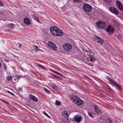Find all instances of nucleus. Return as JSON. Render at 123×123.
<instances>
[{
  "instance_id": "nucleus-28",
  "label": "nucleus",
  "mask_w": 123,
  "mask_h": 123,
  "mask_svg": "<svg viewBox=\"0 0 123 123\" xmlns=\"http://www.w3.org/2000/svg\"><path fill=\"white\" fill-rule=\"evenodd\" d=\"M43 114L45 115H46V116H47V117H49V118H51V117L50 116H49L47 113H46L45 112V111H43Z\"/></svg>"
},
{
  "instance_id": "nucleus-10",
  "label": "nucleus",
  "mask_w": 123,
  "mask_h": 123,
  "mask_svg": "<svg viewBox=\"0 0 123 123\" xmlns=\"http://www.w3.org/2000/svg\"><path fill=\"white\" fill-rule=\"evenodd\" d=\"M94 111L98 115H99L100 114L101 111L97 105H94L93 106Z\"/></svg>"
},
{
  "instance_id": "nucleus-32",
  "label": "nucleus",
  "mask_w": 123,
  "mask_h": 123,
  "mask_svg": "<svg viewBox=\"0 0 123 123\" xmlns=\"http://www.w3.org/2000/svg\"><path fill=\"white\" fill-rule=\"evenodd\" d=\"M51 74L53 75L54 76V77L55 78H58L59 77V76H58L57 75H56L54 74H53L52 73Z\"/></svg>"
},
{
  "instance_id": "nucleus-12",
  "label": "nucleus",
  "mask_w": 123,
  "mask_h": 123,
  "mask_svg": "<svg viewBox=\"0 0 123 123\" xmlns=\"http://www.w3.org/2000/svg\"><path fill=\"white\" fill-rule=\"evenodd\" d=\"M24 23L27 25H30L31 24V20L28 18H25L23 19Z\"/></svg>"
},
{
  "instance_id": "nucleus-46",
  "label": "nucleus",
  "mask_w": 123,
  "mask_h": 123,
  "mask_svg": "<svg viewBox=\"0 0 123 123\" xmlns=\"http://www.w3.org/2000/svg\"><path fill=\"white\" fill-rule=\"evenodd\" d=\"M6 92L8 93H9L10 94V93H11V92H10L9 91H8V90H7V91H6Z\"/></svg>"
},
{
  "instance_id": "nucleus-36",
  "label": "nucleus",
  "mask_w": 123,
  "mask_h": 123,
  "mask_svg": "<svg viewBox=\"0 0 123 123\" xmlns=\"http://www.w3.org/2000/svg\"><path fill=\"white\" fill-rule=\"evenodd\" d=\"M18 91L19 92H22V89L20 87H18Z\"/></svg>"
},
{
  "instance_id": "nucleus-22",
  "label": "nucleus",
  "mask_w": 123,
  "mask_h": 123,
  "mask_svg": "<svg viewBox=\"0 0 123 123\" xmlns=\"http://www.w3.org/2000/svg\"><path fill=\"white\" fill-rule=\"evenodd\" d=\"M61 103L59 101L56 100L55 102V105L57 106H60L61 105Z\"/></svg>"
},
{
  "instance_id": "nucleus-8",
  "label": "nucleus",
  "mask_w": 123,
  "mask_h": 123,
  "mask_svg": "<svg viewBox=\"0 0 123 123\" xmlns=\"http://www.w3.org/2000/svg\"><path fill=\"white\" fill-rule=\"evenodd\" d=\"M109 10L111 12L116 15L119 13V12L117 9L113 7H110L109 8Z\"/></svg>"
},
{
  "instance_id": "nucleus-26",
  "label": "nucleus",
  "mask_w": 123,
  "mask_h": 123,
  "mask_svg": "<svg viewBox=\"0 0 123 123\" xmlns=\"http://www.w3.org/2000/svg\"><path fill=\"white\" fill-rule=\"evenodd\" d=\"M73 2L75 3H80L82 2V0H73Z\"/></svg>"
},
{
  "instance_id": "nucleus-19",
  "label": "nucleus",
  "mask_w": 123,
  "mask_h": 123,
  "mask_svg": "<svg viewBox=\"0 0 123 123\" xmlns=\"http://www.w3.org/2000/svg\"><path fill=\"white\" fill-rule=\"evenodd\" d=\"M62 114L63 115H66L67 118H68V112L66 111H63L62 113Z\"/></svg>"
},
{
  "instance_id": "nucleus-6",
  "label": "nucleus",
  "mask_w": 123,
  "mask_h": 123,
  "mask_svg": "<svg viewBox=\"0 0 123 123\" xmlns=\"http://www.w3.org/2000/svg\"><path fill=\"white\" fill-rule=\"evenodd\" d=\"M116 6L120 11H123V5L119 1L117 0L116 1Z\"/></svg>"
},
{
  "instance_id": "nucleus-3",
  "label": "nucleus",
  "mask_w": 123,
  "mask_h": 123,
  "mask_svg": "<svg viewBox=\"0 0 123 123\" xmlns=\"http://www.w3.org/2000/svg\"><path fill=\"white\" fill-rule=\"evenodd\" d=\"M96 23L97 26L100 29H105L106 27V23L103 21H98Z\"/></svg>"
},
{
  "instance_id": "nucleus-34",
  "label": "nucleus",
  "mask_w": 123,
  "mask_h": 123,
  "mask_svg": "<svg viewBox=\"0 0 123 123\" xmlns=\"http://www.w3.org/2000/svg\"><path fill=\"white\" fill-rule=\"evenodd\" d=\"M2 101L7 105H8L9 104V103L8 102H7L5 100H3Z\"/></svg>"
},
{
  "instance_id": "nucleus-14",
  "label": "nucleus",
  "mask_w": 123,
  "mask_h": 123,
  "mask_svg": "<svg viewBox=\"0 0 123 123\" xmlns=\"http://www.w3.org/2000/svg\"><path fill=\"white\" fill-rule=\"evenodd\" d=\"M29 97L31 99L34 101L37 102L38 101L37 98L32 94H30Z\"/></svg>"
},
{
  "instance_id": "nucleus-5",
  "label": "nucleus",
  "mask_w": 123,
  "mask_h": 123,
  "mask_svg": "<svg viewBox=\"0 0 123 123\" xmlns=\"http://www.w3.org/2000/svg\"><path fill=\"white\" fill-rule=\"evenodd\" d=\"M83 10L86 12H90L92 10V7L89 4L86 3L83 4Z\"/></svg>"
},
{
  "instance_id": "nucleus-4",
  "label": "nucleus",
  "mask_w": 123,
  "mask_h": 123,
  "mask_svg": "<svg viewBox=\"0 0 123 123\" xmlns=\"http://www.w3.org/2000/svg\"><path fill=\"white\" fill-rule=\"evenodd\" d=\"M92 38L94 41H95L99 43L100 45H102L104 43L103 40L99 37L96 35H93Z\"/></svg>"
},
{
  "instance_id": "nucleus-41",
  "label": "nucleus",
  "mask_w": 123,
  "mask_h": 123,
  "mask_svg": "<svg viewBox=\"0 0 123 123\" xmlns=\"http://www.w3.org/2000/svg\"><path fill=\"white\" fill-rule=\"evenodd\" d=\"M31 16L33 18H35V17L36 16H35V15H34L33 14H31Z\"/></svg>"
},
{
  "instance_id": "nucleus-15",
  "label": "nucleus",
  "mask_w": 123,
  "mask_h": 123,
  "mask_svg": "<svg viewBox=\"0 0 123 123\" xmlns=\"http://www.w3.org/2000/svg\"><path fill=\"white\" fill-rule=\"evenodd\" d=\"M62 123H69L68 118H65L61 120Z\"/></svg>"
},
{
  "instance_id": "nucleus-27",
  "label": "nucleus",
  "mask_w": 123,
  "mask_h": 123,
  "mask_svg": "<svg viewBox=\"0 0 123 123\" xmlns=\"http://www.w3.org/2000/svg\"><path fill=\"white\" fill-rule=\"evenodd\" d=\"M104 1L106 3L108 4H110L111 2V0H104Z\"/></svg>"
},
{
  "instance_id": "nucleus-23",
  "label": "nucleus",
  "mask_w": 123,
  "mask_h": 123,
  "mask_svg": "<svg viewBox=\"0 0 123 123\" xmlns=\"http://www.w3.org/2000/svg\"><path fill=\"white\" fill-rule=\"evenodd\" d=\"M87 112L88 113L89 116L91 117H93V114L94 113L93 112H90L89 111H88Z\"/></svg>"
},
{
  "instance_id": "nucleus-49",
  "label": "nucleus",
  "mask_w": 123,
  "mask_h": 123,
  "mask_svg": "<svg viewBox=\"0 0 123 123\" xmlns=\"http://www.w3.org/2000/svg\"><path fill=\"white\" fill-rule=\"evenodd\" d=\"M20 76H19V77H18L19 78L20 77Z\"/></svg>"
},
{
  "instance_id": "nucleus-16",
  "label": "nucleus",
  "mask_w": 123,
  "mask_h": 123,
  "mask_svg": "<svg viewBox=\"0 0 123 123\" xmlns=\"http://www.w3.org/2000/svg\"><path fill=\"white\" fill-rule=\"evenodd\" d=\"M115 87L117 88V89L120 91H121L122 90V88L117 83L115 84Z\"/></svg>"
},
{
  "instance_id": "nucleus-33",
  "label": "nucleus",
  "mask_w": 123,
  "mask_h": 123,
  "mask_svg": "<svg viewBox=\"0 0 123 123\" xmlns=\"http://www.w3.org/2000/svg\"><path fill=\"white\" fill-rule=\"evenodd\" d=\"M38 66H39V67H40L41 68H42L43 69H46V68L45 67H44L43 66H42V65H40V64L38 65Z\"/></svg>"
},
{
  "instance_id": "nucleus-43",
  "label": "nucleus",
  "mask_w": 123,
  "mask_h": 123,
  "mask_svg": "<svg viewBox=\"0 0 123 123\" xmlns=\"http://www.w3.org/2000/svg\"><path fill=\"white\" fill-rule=\"evenodd\" d=\"M86 60L87 61H89V58L88 57H87L86 58Z\"/></svg>"
},
{
  "instance_id": "nucleus-7",
  "label": "nucleus",
  "mask_w": 123,
  "mask_h": 123,
  "mask_svg": "<svg viewBox=\"0 0 123 123\" xmlns=\"http://www.w3.org/2000/svg\"><path fill=\"white\" fill-rule=\"evenodd\" d=\"M63 49L65 50L68 51L70 50L72 48L71 44L68 43H65L63 45Z\"/></svg>"
},
{
  "instance_id": "nucleus-39",
  "label": "nucleus",
  "mask_w": 123,
  "mask_h": 123,
  "mask_svg": "<svg viewBox=\"0 0 123 123\" xmlns=\"http://www.w3.org/2000/svg\"><path fill=\"white\" fill-rule=\"evenodd\" d=\"M2 14L3 15V16H5V14H4L3 13V12H0V15H2Z\"/></svg>"
},
{
  "instance_id": "nucleus-44",
  "label": "nucleus",
  "mask_w": 123,
  "mask_h": 123,
  "mask_svg": "<svg viewBox=\"0 0 123 123\" xmlns=\"http://www.w3.org/2000/svg\"><path fill=\"white\" fill-rule=\"evenodd\" d=\"M4 68L5 69V70L6 71L7 70V67H4Z\"/></svg>"
},
{
  "instance_id": "nucleus-18",
  "label": "nucleus",
  "mask_w": 123,
  "mask_h": 123,
  "mask_svg": "<svg viewBox=\"0 0 123 123\" xmlns=\"http://www.w3.org/2000/svg\"><path fill=\"white\" fill-rule=\"evenodd\" d=\"M89 55L90 58V61L92 62H94L96 60V59L94 57L90 55Z\"/></svg>"
},
{
  "instance_id": "nucleus-24",
  "label": "nucleus",
  "mask_w": 123,
  "mask_h": 123,
  "mask_svg": "<svg viewBox=\"0 0 123 123\" xmlns=\"http://www.w3.org/2000/svg\"><path fill=\"white\" fill-rule=\"evenodd\" d=\"M43 89L47 93L49 94L50 92L49 90H48L47 88L43 87Z\"/></svg>"
},
{
  "instance_id": "nucleus-50",
  "label": "nucleus",
  "mask_w": 123,
  "mask_h": 123,
  "mask_svg": "<svg viewBox=\"0 0 123 123\" xmlns=\"http://www.w3.org/2000/svg\"><path fill=\"white\" fill-rule=\"evenodd\" d=\"M1 63H0V67H1Z\"/></svg>"
},
{
  "instance_id": "nucleus-17",
  "label": "nucleus",
  "mask_w": 123,
  "mask_h": 123,
  "mask_svg": "<svg viewBox=\"0 0 123 123\" xmlns=\"http://www.w3.org/2000/svg\"><path fill=\"white\" fill-rule=\"evenodd\" d=\"M49 86L50 87H52V88L56 89L57 87L54 84L52 83L49 84Z\"/></svg>"
},
{
  "instance_id": "nucleus-1",
  "label": "nucleus",
  "mask_w": 123,
  "mask_h": 123,
  "mask_svg": "<svg viewBox=\"0 0 123 123\" xmlns=\"http://www.w3.org/2000/svg\"><path fill=\"white\" fill-rule=\"evenodd\" d=\"M50 31L53 35L58 36H62L63 34L61 30L55 26H52L50 28Z\"/></svg>"
},
{
  "instance_id": "nucleus-20",
  "label": "nucleus",
  "mask_w": 123,
  "mask_h": 123,
  "mask_svg": "<svg viewBox=\"0 0 123 123\" xmlns=\"http://www.w3.org/2000/svg\"><path fill=\"white\" fill-rule=\"evenodd\" d=\"M16 47L18 48H20L22 46V45L19 43H18L16 44Z\"/></svg>"
},
{
  "instance_id": "nucleus-35",
  "label": "nucleus",
  "mask_w": 123,
  "mask_h": 123,
  "mask_svg": "<svg viewBox=\"0 0 123 123\" xmlns=\"http://www.w3.org/2000/svg\"><path fill=\"white\" fill-rule=\"evenodd\" d=\"M106 78L109 81H110L111 80L110 78H109L108 76L106 77Z\"/></svg>"
},
{
  "instance_id": "nucleus-29",
  "label": "nucleus",
  "mask_w": 123,
  "mask_h": 123,
  "mask_svg": "<svg viewBox=\"0 0 123 123\" xmlns=\"http://www.w3.org/2000/svg\"><path fill=\"white\" fill-rule=\"evenodd\" d=\"M107 120L110 123H112V121L111 119L110 118H107Z\"/></svg>"
},
{
  "instance_id": "nucleus-11",
  "label": "nucleus",
  "mask_w": 123,
  "mask_h": 123,
  "mask_svg": "<svg viewBox=\"0 0 123 123\" xmlns=\"http://www.w3.org/2000/svg\"><path fill=\"white\" fill-rule=\"evenodd\" d=\"M82 117V116H78L77 115H75L73 118L75 121L77 122V123H80V122Z\"/></svg>"
},
{
  "instance_id": "nucleus-21",
  "label": "nucleus",
  "mask_w": 123,
  "mask_h": 123,
  "mask_svg": "<svg viewBox=\"0 0 123 123\" xmlns=\"http://www.w3.org/2000/svg\"><path fill=\"white\" fill-rule=\"evenodd\" d=\"M12 77L11 76H8L6 78V79L9 81H11L12 79Z\"/></svg>"
},
{
  "instance_id": "nucleus-37",
  "label": "nucleus",
  "mask_w": 123,
  "mask_h": 123,
  "mask_svg": "<svg viewBox=\"0 0 123 123\" xmlns=\"http://www.w3.org/2000/svg\"><path fill=\"white\" fill-rule=\"evenodd\" d=\"M3 6V4L2 2L0 0V6Z\"/></svg>"
},
{
  "instance_id": "nucleus-38",
  "label": "nucleus",
  "mask_w": 123,
  "mask_h": 123,
  "mask_svg": "<svg viewBox=\"0 0 123 123\" xmlns=\"http://www.w3.org/2000/svg\"><path fill=\"white\" fill-rule=\"evenodd\" d=\"M86 52L88 53H90L91 52V50L90 49H88V50H86Z\"/></svg>"
},
{
  "instance_id": "nucleus-13",
  "label": "nucleus",
  "mask_w": 123,
  "mask_h": 123,
  "mask_svg": "<svg viewBox=\"0 0 123 123\" xmlns=\"http://www.w3.org/2000/svg\"><path fill=\"white\" fill-rule=\"evenodd\" d=\"M48 44L49 47L51 49H56V47L55 44L51 42H49L48 43Z\"/></svg>"
},
{
  "instance_id": "nucleus-2",
  "label": "nucleus",
  "mask_w": 123,
  "mask_h": 123,
  "mask_svg": "<svg viewBox=\"0 0 123 123\" xmlns=\"http://www.w3.org/2000/svg\"><path fill=\"white\" fill-rule=\"evenodd\" d=\"M69 98L73 103L77 105H83L84 103L83 101L77 96L73 95H71L70 96Z\"/></svg>"
},
{
  "instance_id": "nucleus-48",
  "label": "nucleus",
  "mask_w": 123,
  "mask_h": 123,
  "mask_svg": "<svg viewBox=\"0 0 123 123\" xmlns=\"http://www.w3.org/2000/svg\"><path fill=\"white\" fill-rule=\"evenodd\" d=\"M11 25L12 26H13V24H11Z\"/></svg>"
},
{
  "instance_id": "nucleus-25",
  "label": "nucleus",
  "mask_w": 123,
  "mask_h": 123,
  "mask_svg": "<svg viewBox=\"0 0 123 123\" xmlns=\"http://www.w3.org/2000/svg\"><path fill=\"white\" fill-rule=\"evenodd\" d=\"M110 82L112 85H114V86L115 84H117L112 79L109 81Z\"/></svg>"
},
{
  "instance_id": "nucleus-45",
  "label": "nucleus",
  "mask_w": 123,
  "mask_h": 123,
  "mask_svg": "<svg viewBox=\"0 0 123 123\" xmlns=\"http://www.w3.org/2000/svg\"><path fill=\"white\" fill-rule=\"evenodd\" d=\"M10 94H11L13 96H14V94H13L11 92V93H10Z\"/></svg>"
},
{
  "instance_id": "nucleus-47",
  "label": "nucleus",
  "mask_w": 123,
  "mask_h": 123,
  "mask_svg": "<svg viewBox=\"0 0 123 123\" xmlns=\"http://www.w3.org/2000/svg\"><path fill=\"white\" fill-rule=\"evenodd\" d=\"M57 71H53V72L55 73Z\"/></svg>"
},
{
  "instance_id": "nucleus-9",
  "label": "nucleus",
  "mask_w": 123,
  "mask_h": 123,
  "mask_svg": "<svg viewBox=\"0 0 123 123\" xmlns=\"http://www.w3.org/2000/svg\"><path fill=\"white\" fill-rule=\"evenodd\" d=\"M114 29L111 25H109L106 28V31L112 34L114 31Z\"/></svg>"
},
{
  "instance_id": "nucleus-40",
  "label": "nucleus",
  "mask_w": 123,
  "mask_h": 123,
  "mask_svg": "<svg viewBox=\"0 0 123 123\" xmlns=\"http://www.w3.org/2000/svg\"><path fill=\"white\" fill-rule=\"evenodd\" d=\"M88 65L89 66H92L93 65V64L92 63H88Z\"/></svg>"
},
{
  "instance_id": "nucleus-31",
  "label": "nucleus",
  "mask_w": 123,
  "mask_h": 123,
  "mask_svg": "<svg viewBox=\"0 0 123 123\" xmlns=\"http://www.w3.org/2000/svg\"><path fill=\"white\" fill-rule=\"evenodd\" d=\"M55 74H58V75H59L60 76H63V75L61 74L60 73H59V72H57L55 73Z\"/></svg>"
},
{
  "instance_id": "nucleus-30",
  "label": "nucleus",
  "mask_w": 123,
  "mask_h": 123,
  "mask_svg": "<svg viewBox=\"0 0 123 123\" xmlns=\"http://www.w3.org/2000/svg\"><path fill=\"white\" fill-rule=\"evenodd\" d=\"M34 19L36 20L37 21V22H39L40 21L39 20V19L38 18L36 17V16L35 18H34Z\"/></svg>"
},
{
  "instance_id": "nucleus-42",
  "label": "nucleus",
  "mask_w": 123,
  "mask_h": 123,
  "mask_svg": "<svg viewBox=\"0 0 123 123\" xmlns=\"http://www.w3.org/2000/svg\"><path fill=\"white\" fill-rule=\"evenodd\" d=\"M38 46H36V49L37 50H39L40 51H42L41 50H40V49H37V48H38Z\"/></svg>"
}]
</instances>
